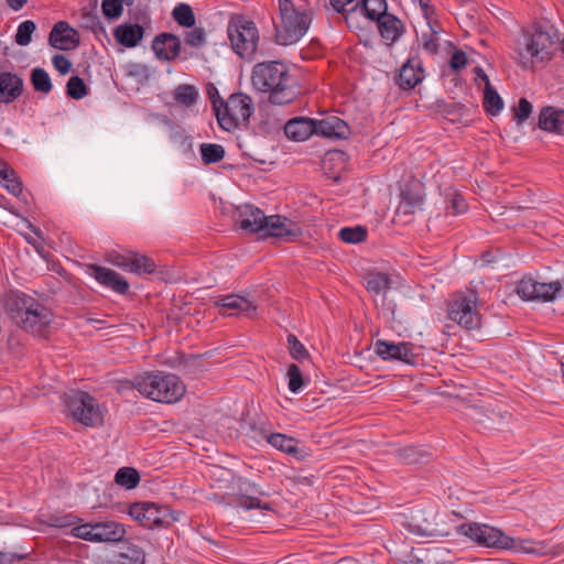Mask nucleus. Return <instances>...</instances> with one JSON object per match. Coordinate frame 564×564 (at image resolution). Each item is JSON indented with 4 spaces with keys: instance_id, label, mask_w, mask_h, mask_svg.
<instances>
[{
    "instance_id": "b1692460",
    "label": "nucleus",
    "mask_w": 564,
    "mask_h": 564,
    "mask_svg": "<svg viewBox=\"0 0 564 564\" xmlns=\"http://www.w3.org/2000/svg\"><path fill=\"white\" fill-rule=\"evenodd\" d=\"M216 305L226 313L232 311L229 315H245L249 318H254L257 315V306L249 300L229 294L217 300Z\"/></svg>"
},
{
    "instance_id": "338daca9",
    "label": "nucleus",
    "mask_w": 564,
    "mask_h": 564,
    "mask_svg": "<svg viewBox=\"0 0 564 564\" xmlns=\"http://www.w3.org/2000/svg\"><path fill=\"white\" fill-rule=\"evenodd\" d=\"M52 63L56 70H58L62 75H66L72 69V62L62 54H56L52 58Z\"/></svg>"
},
{
    "instance_id": "4468645a",
    "label": "nucleus",
    "mask_w": 564,
    "mask_h": 564,
    "mask_svg": "<svg viewBox=\"0 0 564 564\" xmlns=\"http://www.w3.org/2000/svg\"><path fill=\"white\" fill-rule=\"evenodd\" d=\"M376 354L383 360L401 361L408 365H416L419 354L414 351L412 343H393L387 340H377L375 344Z\"/></svg>"
},
{
    "instance_id": "0eeeda50",
    "label": "nucleus",
    "mask_w": 564,
    "mask_h": 564,
    "mask_svg": "<svg viewBox=\"0 0 564 564\" xmlns=\"http://www.w3.org/2000/svg\"><path fill=\"white\" fill-rule=\"evenodd\" d=\"M231 47L240 57L251 58L257 51L259 32L254 22L243 15H234L227 28Z\"/></svg>"
},
{
    "instance_id": "2f4dec72",
    "label": "nucleus",
    "mask_w": 564,
    "mask_h": 564,
    "mask_svg": "<svg viewBox=\"0 0 564 564\" xmlns=\"http://www.w3.org/2000/svg\"><path fill=\"white\" fill-rule=\"evenodd\" d=\"M482 106L485 111L490 116H497L503 109V100L491 84L485 87Z\"/></svg>"
},
{
    "instance_id": "473e14b6",
    "label": "nucleus",
    "mask_w": 564,
    "mask_h": 564,
    "mask_svg": "<svg viewBox=\"0 0 564 564\" xmlns=\"http://www.w3.org/2000/svg\"><path fill=\"white\" fill-rule=\"evenodd\" d=\"M30 80L36 93L47 95L53 89L51 77L42 67H35L31 70Z\"/></svg>"
},
{
    "instance_id": "09e8293b",
    "label": "nucleus",
    "mask_w": 564,
    "mask_h": 564,
    "mask_svg": "<svg viewBox=\"0 0 564 564\" xmlns=\"http://www.w3.org/2000/svg\"><path fill=\"white\" fill-rule=\"evenodd\" d=\"M536 281L531 278H523L516 288V293L523 301H536Z\"/></svg>"
},
{
    "instance_id": "7ed1b4c3",
    "label": "nucleus",
    "mask_w": 564,
    "mask_h": 564,
    "mask_svg": "<svg viewBox=\"0 0 564 564\" xmlns=\"http://www.w3.org/2000/svg\"><path fill=\"white\" fill-rule=\"evenodd\" d=\"M395 523L417 536L442 538L448 535L446 523L440 519L433 505H416L395 514Z\"/></svg>"
},
{
    "instance_id": "c9c22d12",
    "label": "nucleus",
    "mask_w": 564,
    "mask_h": 564,
    "mask_svg": "<svg viewBox=\"0 0 564 564\" xmlns=\"http://www.w3.org/2000/svg\"><path fill=\"white\" fill-rule=\"evenodd\" d=\"M563 282L553 281L550 283H541L536 281V301L549 302L553 301L557 295L561 294L563 289Z\"/></svg>"
},
{
    "instance_id": "a19ab883",
    "label": "nucleus",
    "mask_w": 564,
    "mask_h": 564,
    "mask_svg": "<svg viewBox=\"0 0 564 564\" xmlns=\"http://www.w3.org/2000/svg\"><path fill=\"white\" fill-rule=\"evenodd\" d=\"M134 0H102L101 11L106 19L116 20L122 15L123 4L132 6Z\"/></svg>"
},
{
    "instance_id": "1a4fd4ad",
    "label": "nucleus",
    "mask_w": 564,
    "mask_h": 564,
    "mask_svg": "<svg viewBox=\"0 0 564 564\" xmlns=\"http://www.w3.org/2000/svg\"><path fill=\"white\" fill-rule=\"evenodd\" d=\"M66 406L76 422L86 426H96L102 423V413L93 395L80 390H70L65 394Z\"/></svg>"
},
{
    "instance_id": "c03bdc74",
    "label": "nucleus",
    "mask_w": 564,
    "mask_h": 564,
    "mask_svg": "<svg viewBox=\"0 0 564 564\" xmlns=\"http://www.w3.org/2000/svg\"><path fill=\"white\" fill-rule=\"evenodd\" d=\"M445 198L447 214L457 216L467 212L468 204L460 193L456 191L448 192L446 193Z\"/></svg>"
},
{
    "instance_id": "5701e85b",
    "label": "nucleus",
    "mask_w": 564,
    "mask_h": 564,
    "mask_svg": "<svg viewBox=\"0 0 564 564\" xmlns=\"http://www.w3.org/2000/svg\"><path fill=\"white\" fill-rule=\"evenodd\" d=\"M351 134L348 123L337 116H327L323 119H316V135L328 139L346 140Z\"/></svg>"
},
{
    "instance_id": "603ef678",
    "label": "nucleus",
    "mask_w": 564,
    "mask_h": 564,
    "mask_svg": "<svg viewBox=\"0 0 564 564\" xmlns=\"http://www.w3.org/2000/svg\"><path fill=\"white\" fill-rule=\"evenodd\" d=\"M184 43L194 48H202L206 44V34L203 28H194L184 33Z\"/></svg>"
},
{
    "instance_id": "de8ad7c7",
    "label": "nucleus",
    "mask_w": 564,
    "mask_h": 564,
    "mask_svg": "<svg viewBox=\"0 0 564 564\" xmlns=\"http://www.w3.org/2000/svg\"><path fill=\"white\" fill-rule=\"evenodd\" d=\"M36 25L31 20H25L18 26L15 34V43L20 46H26L32 41V34L35 31Z\"/></svg>"
},
{
    "instance_id": "49530a36",
    "label": "nucleus",
    "mask_w": 564,
    "mask_h": 564,
    "mask_svg": "<svg viewBox=\"0 0 564 564\" xmlns=\"http://www.w3.org/2000/svg\"><path fill=\"white\" fill-rule=\"evenodd\" d=\"M88 88L84 79L77 75L72 76L66 84V95L69 98L79 100L87 96Z\"/></svg>"
},
{
    "instance_id": "c756f323",
    "label": "nucleus",
    "mask_w": 564,
    "mask_h": 564,
    "mask_svg": "<svg viewBox=\"0 0 564 564\" xmlns=\"http://www.w3.org/2000/svg\"><path fill=\"white\" fill-rule=\"evenodd\" d=\"M0 178L4 181L6 188L10 194L18 197L22 194L23 184L17 172L4 161L0 160Z\"/></svg>"
},
{
    "instance_id": "58836bf2",
    "label": "nucleus",
    "mask_w": 564,
    "mask_h": 564,
    "mask_svg": "<svg viewBox=\"0 0 564 564\" xmlns=\"http://www.w3.org/2000/svg\"><path fill=\"white\" fill-rule=\"evenodd\" d=\"M387 2L386 0H362L361 1V10L365 17L371 21H378L387 12Z\"/></svg>"
},
{
    "instance_id": "7c9ffc66",
    "label": "nucleus",
    "mask_w": 564,
    "mask_h": 564,
    "mask_svg": "<svg viewBox=\"0 0 564 564\" xmlns=\"http://www.w3.org/2000/svg\"><path fill=\"white\" fill-rule=\"evenodd\" d=\"M391 288V280L388 273L375 272L366 278V290L372 294L387 292Z\"/></svg>"
},
{
    "instance_id": "a18cd8bd",
    "label": "nucleus",
    "mask_w": 564,
    "mask_h": 564,
    "mask_svg": "<svg viewBox=\"0 0 564 564\" xmlns=\"http://www.w3.org/2000/svg\"><path fill=\"white\" fill-rule=\"evenodd\" d=\"M368 230L364 226L344 227L339 230L338 237L347 243H358L367 239Z\"/></svg>"
},
{
    "instance_id": "a878e982",
    "label": "nucleus",
    "mask_w": 564,
    "mask_h": 564,
    "mask_svg": "<svg viewBox=\"0 0 564 564\" xmlns=\"http://www.w3.org/2000/svg\"><path fill=\"white\" fill-rule=\"evenodd\" d=\"M285 135L293 141H305L316 134V119L296 117L290 119L284 126Z\"/></svg>"
},
{
    "instance_id": "a211bd4d",
    "label": "nucleus",
    "mask_w": 564,
    "mask_h": 564,
    "mask_svg": "<svg viewBox=\"0 0 564 564\" xmlns=\"http://www.w3.org/2000/svg\"><path fill=\"white\" fill-rule=\"evenodd\" d=\"M264 213L250 204L237 208L236 226L247 234H261L263 230Z\"/></svg>"
},
{
    "instance_id": "6e6d98bb",
    "label": "nucleus",
    "mask_w": 564,
    "mask_h": 564,
    "mask_svg": "<svg viewBox=\"0 0 564 564\" xmlns=\"http://www.w3.org/2000/svg\"><path fill=\"white\" fill-rule=\"evenodd\" d=\"M289 389L293 393H297L304 387L302 372L295 364H291L288 369Z\"/></svg>"
},
{
    "instance_id": "9d476101",
    "label": "nucleus",
    "mask_w": 564,
    "mask_h": 564,
    "mask_svg": "<svg viewBox=\"0 0 564 564\" xmlns=\"http://www.w3.org/2000/svg\"><path fill=\"white\" fill-rule=\"evenodd\" d=\"M223 106L220 113H217V121L226 131H232L249 122L253 112L251 97L242 93L232 94Z\"/></svg>"
},
{
    "instance_id": "6ab92c4d",
    "label": "nucleus",
    "mask_w": 564,
    "mask_h": 564,
    "mask_svg": "<svg viewBox=\"0 0 564 564\" xmlns=\"http://www.w3.org/2000/svg\"><path fill=\"white\" fill-rule=\"evenodd\" d=\"M48 42L57 50H74L80 44V36L66 21H58L50 32Z\"/></svg>"
},
{
    "instance_id": "5fc2aeb1",
    "label": "nucleus",
    "mask_w": 564,
    "mask_h": 564,
    "mask_svg": "<svg viewBox=\"0 0 564 564\" xmlns=\"http://www.w3.org/2000/svg\"><path fill=\"white\" fill-rule=\"evenodd\" d=\"M79 25L80 28L93 31L94 33L104 31V26L99 17L96 12L91 11H86L82 13Z\"/></svg>"
},
{
    "instance_id": "bf43d9fd",
    "label": "nucleus",
    "mask_w": 564,
    "mask_h": 564,
    "mask_svg": "<svg viewBox=\"0 0 564 564\" xmlns=\"http://www.w3.org/2000/svg\"><path fill=\"white\" fill-rule=\"evenodd\" d=\"M84 523L83 522V519H80L79 517L73 514V513H67V514H64V516H59V517H55L53 519V525L57 527V528H70L72 529L76 525H79Z\"/></svg>"
},
{
    "instance_id": "052dcab7",
    "label": "nucleus",
    "mask_w": 564,
    "mask_h": 564,
    "mask_svg": "<svg viewBox=\"0 0 564 564\" xmlns=\"http://www.w3.org/2000/svg\"><path fill=\"white\" fill-rule=\"evenodd\" d=\"M422 45L423 48L430 54H436L438 51V40L436 37V32L431 31L430 33H423Z\"/></svg>"
},
{
    "instance_id": "6e6552de",
    "label": "nucleus",
    "mask_w": 564,
    "mask_h": 564,
    "mask_svg": "<svg viewBox=\"0 0 564 564\" xmlns=\"http://www.w3.org/2000/svg\"><path fill=\"white\" fill-rule=\"evenodd\" d=\"M70 534L94 543H118L124 540L126 525L115 520L90 521L74 527Z\"/></svg>"
},
{
    "instance_id": "37998d69",
    "label": "nucleus",
    "mask_w": 564,
    "mask_h": 564,
    "mask_svg": "<svg viewBox=\"0 0 564 564\" xmlns=\"http://www.w3.org/2000/svg\"><path fill=\"white\" fill-rule=\"evenodd\" d=\"M198 93L192 85L183 84L178 85L174 91V99L182 106L192 107L196 104Z\"/></svg>"
},
{
    "instance_id": "f704fd0d",
    "label": "nucleus",
    "mask_w": 564,
    "mask_h": 564,
    "mask_svg": "<svg viewBox=\"0 0 564 564\" xmlns=\"http://www.w3.org/2000/svg\"><path fill=\"white\" fill-rule=\"evenodd\" d=\"M115 481L126 489H133L140 482V474L133 467H121L115 475Z\"/></svg>"
},
{
    "instance_id": "f03ea898",
    "label": "nucleus",
    "mask_w": 564,
    "mask_h": 564,
    "mask_svg": "<svg viewBox=\"0 0 564 564\" xmlns=\"http://www.w3.org/2000/svg\"><path fill=\"white\" fill-rule=\"evenodd\" d=\"M6 307L11 319L32 334L42 335L52 322V313L44 304L19 291L7 296Z\"/></svg>"
},
{
    "instance_id": "39448f33",
    "label": "nucleus",
    "mask_w": 564,
    "mask_h": 564,
    "mask_svg": "<svg viewBox=\"0 0 564 564\" xmlns=\"http://www.w3.org/2000/svg\"><path fill=\"white\" fill-rule=\"evenodd\" d=\"M127 512L134 521L148 529L169 528L180 520V512L169 506L150 501L127 503L119 509Z\"/></svg>"
},
{
    "instance_id": "e433bc0d",
    "label": "nucleus",
    "mask_w": 564,
    "mask_h": 564,
    "mask_svg": "<svg viewBox=\"0 0 564 564\" xmlns=\"http://www.w3.org/2000/svg\"><path fill=\"white\" fill-rule=\"evenodd\" d=\"M172 17L178 25L186 29L193 28L196 23L193 9L187 3L177 4L172 11Z\"/></svg>"
},
{
    "instance_id": "0e129e2a",
    "label": "nucleus",
    "mask_w": 564,
    "mask_h": 564,
    "mask_svg": "<svg viewBox=\"0 0 564 564\" xmlns=\"http://www.w3.org/2000/svg\"><path fill=\"white\" fill-rule=\"evenodd\" d=\"M175 141L178 144L181 152L185 155H193V140L185 133H176Z\"/></svg>"
},
{
    "instance_id": "aec40b11",
    "label": "nucleus",
    "mask_w": 564,
    "mask_h": 564,
    "mask_svg": "<svg viewBox=\"0 0 564 564\" xmlns=\"http://www.w3.org/2000/svg\"><path fill=\"white\" fill-rule=\"evenodd\" d=\"M423 66L419 57H410L400 68L394 80L402 90H411L423 80Z\"/></svg>"
},
{
    "instance_id": "2eb2a0df",
    "label": "nucleus",
    "mask_w": 564,
    "mask_h": 564,
    "mask_svg": "<svg viewBox=\"0 0 564 564\" xmlns=\"http://www.w3.org/2000/svg\"><path fill=\"white\" fill-rule=\"evenodd\" d=\"M262 236H270L285 241H294L302 236V229L286 217L280 215L265 216Z\"/></svg>"
},
{
    "instance_id": "e2e57ef3",
    "label": "nucleus",
    "mask_w": 564,
    "mask_h": 564,
    "mask_svg": "<svg viewBox=\"0 0 564 564\" xmlns=\"http://www.w3.org/2000/svg\"><path fill=\"white\" fill-rule=\"evenodd\" d=\"M207 95L210 99L213 110H214L215 115L217 116V113H220V110L223 109V107H224L223 105H225V101L223 100L217 88L214 85H209L207 87Z\"/></svg>"
},
{
    "instance_id": "412c9836",
    "label": "nucleus",
    "mask_w": 564,
    "mask_h": 564,
    "mask_svg": "<svg viewBox=\"0 0 564 564\" xmlns=\"http://www.w3.org/2000/svg\"><path fill=\"white\" fill-rule=\"evenodd\" d=\"M554 43L553 36L547 31L542 30L541 26H538L527 43V51L532 57L541 62L549 61Z\"/></svg>"
},
{
    "instance_id": "ddd939ff",
    "label": "nucleus",
    "mask_w": 564,
    "mask_h": 564,
    "mask_svg": "<svg viewBox=\"0 0 564 564\" xmlns=\"http://www.w3.org/2000/svg\"><path fill=\"white\" fill-rule=\"evenodd\" d=\"M400 203L395 210V217L404 224L411 221V217L422 209L424 204L423 186L419 182H411L401 188Z\"/></svg>"
},
{
    "instance_id": "9b49d317",
    "label": "nucleus",
    "mask_w": 564,
    "mask_h": 564,
    "mask_svg": "<svg viewBox=\"0 0 564 564\" xmlns=\"http://www.w3.org/2000/svg\"><path fill=\"white\" fill-rule=\"evenodd\" d=\"M456 529L458 533L468 536L471 541L481 546L502 550H510L516 546L514 539L488 524H480L477 522L462 523Z\"/></svg>"
},
{
    "instance_id": "4be33fe9",
    "label": "nucleus",
    "mask_w": 564,
    "mask_h": 564,
    "mask_svg": "<svg viewBox=\"0 0 564 564\" xmlns=\"http://www.w3.org/2000/svg\"><path fill=\"white\" fill-rule=\"evenodd\" d=\"M182 43L173 33H161L152 41V50L161 61H174L181 54Z\"/></svg>"
},
{
    "instance_id": "dca6fc26",
    "label": "nucleus",
    "mask_w": 564,
    "mask_h": 564,
    "mask_svg": "<svg viewBox=\"0 0 564 564\" xmlns=\"http://www.w3.org/2000/svg\"><path fill=\"white\" fill-rule=\"evenodd\" d=\"M87 273L102 286L118 294L124 295L130 289L129 282L121 274L106 267L95 263L87 264Z\"/></svg>"
},
{
    "instance_id": "cd10ccee",
    "label": "nucleus",
    "mask_w": 564,
    "mask_h": 564,
    "mask_svg": "<svg viewBox=\"0 0 564 564\" xmlns=\"http://www.w3.org/2000/svg\"><path fill=\"white\" fill-rule=\"evenodd\" d=\"M564 110L551 106L543 107L539 115L538 127L544 131L562 134Z\"/></svg>"
},
{
    "instance_id": "864d4df0",
    "label": "nucleus",
    "mask_w": 564,
    "mask_h": 564,
    "mask_svg": "<svg viewBox=\"0 0 564 564\" xmlns=\"http://www.w3.org/2000/svg\"><path fill=\"white\" fill-rule=\"evenodd\" d=\"M236 506L239 508H242L243 510H251V509L272 510L270 503L262 502L257 497L246 496V495H241L236 500Z\"/></svg>"
},
{
    "instance_id": "20e7f679",
    "label": "nucleus",
    "mask_w": 564,
    "mask_h": 564,
    "mask_svg": "<svg viewBox=\"0 0 564 564\" xmlns=\"http://www.w3.org/2000/svg\"><path fill=\"white\" fill-rule=\"evenodd\" d=\"M133 387L141 394L156 402H176L185 393V386L180 378L164 372H150L135 378Z\"/></svg>"
},
{
    "instance_id": "4c0bfd02",
    "label": "nucleus",
    "mask_w": 564,
    "mask_h": 564,
    "mask_svg": "<svg viewBox=\"0 0 564 564\" xmlns=\"http://www.w3.org/2000/svg\"><path fill=\"white\" fill-rule=\"evenodd\" d=\"M199 150L202 161L206 165L220 162L226 154L224 147L217 143H202Z\"/></svg>"
},
{
    "instance_id": "774afa93",
    "label": "nucleus",
    "mask_w": 564,
    "mask_h": 564,
    "mask_svg": "<svg viewBox=\"0 0 564 564\" xmlns=\"http://www.w3.org/2000/svg\"><path fill=\"white\" fill-rule=\"evenodd\" d=\"M325 156L329 161H339L341 163H345L348 160L347 153L341 150H329L326 152Z\"/></svg>"
},
{
    "instance_id": "79ce46f5",
    "label": "nucleus",
    "mask_w": 564,
    "mask_h": 564,
    "mask_svg": "<svg viewBox=\"0 0 564 564\" xmlns=\"http://www.w3.org/2000/svg\"><path fill=\"white\" fill-rule=\"evenodd\" d=\"M130 272L137 274H151L155 271L156 264L153 259L138 252L132 253Z\"/></svg>"
},
{
    "instance_id": "69168bd1",
    "label": "nucleus",
    "mask_w": 564,
    "mask_h": 564,
    "mask_svg": "<svg viewBox=\"0 0 564 564\" xmlns=\"http://www.w3.org/2000/svg\"><path fill=\"white\" fill-rule=\"evenodd\" d=\"M128 74L141 80H147L150 76L149 67L141 63H132L128 66Z\"/></svg>"
},
{
    "instance_id": "4d7b16f0",
    "label": "nucleus",
    "mask_w": 564,
    "mask_h": 564,
    "mask_svg": "<svg viewBox=\"0 0 564 564\" xmlns=\"http://www.w3.org/2000/svg\"><path fill=\"white\" fill-rule=\"evenodd\" d=\"M513 112L517 124H522L532 113V105L527 98L522 97L513 108Z\"/></svg>"
},
{
    "instance_id": "8fccbe9b",
    "label": "nucleus",
    "mask_w": 564,
    "mask_h": 564,
    "mask_svg": "<svg viewBox=\"0 0 564 564\" xmlns=\"http://www.w3.org/2000/svg\"><path fill=\"white\" fill-rule=\"evenodd\" d=\"M286 341L289 345V351L293 359L297 361H303L310 357V354L305 346L297 339L294 334H289L286 337Z\"/></svg>"
},
{
    "instance_id": "13d9d810",
    "label": "nucleus",
    "mask_w": 564,
    "mask_h": 564,
    "mask_svg": "<svg viewBox=\"0 0 564 564\" xmlns=\"http://www.w3.org/2000/svg\"><path fill=\"white\" fill-rule=\"evenodd\" d=\"M286 454L299 462H303L312 456V451L307 446L302 445L299 440H294V444L289 446Z\"/></svg>"
},
{
    "instance_id": "ea45409f",
    "label": "nucleus",
    "mask_w": 564,
    "mask_h": 564,
    "mask_svg": "<svg viewBox=\"0 0 564 564\" xmlns=\"http://www.w3.org/2000/svg\"><path fill=\"white\" fill-rule=\"evenodd\" d=\"M259 434L263 438H265L271 446L275 447L276 449L285 454L288 453L289 446L294 444L295 440L291 436L281 433H268V431L263 427L259 429Z\"/></svg>"
},
{
    "instance_id": "423d86ee",
    "label": "nucleus",
    "mask_w": 564,
    "mask_h": 564,
    "mask_svg": "<svg viewBox=\"0 0 564 564\" xmlns=\"http://www.w3.org/2000/svg\"><path fill=\"white\" fill-rule=\"evenodd\" d=\"M281 22L275 24V42L279 45H291L300 41L307 32L311 15L297 12L290 0H279Z\"/></svg>"
},
{
    "instance_id": "680f3d73",
    "label": "nucleus",
    "mask_w": 564,
    "mask_h": 564,
    "mask_svg": "<svg viewBox=\"0 0 564 564\" xmlns=\"http://www.w3.org/2000/svg\"><path fill=\"white\" fill-rule=\"evenodd\" d=\"M467 65V55L462 50H455L449 59V66L454 72H459Z\"/></svg>"
},
{
    "instance_id": "c85d7f7f",
    "label": "nucleus",
    "mask_w": 564,
    "mask_h": 564,
    "mask_svg": "<svg viewBox=\"0 0 564 564\" xmlns=\"http://www.w3.org/2000/svg\"><path fill=\"white\" fill-rule=\"evenodd\" d=\"M144 29L140 24L124 23L118 25L113 31L116 41L128 48L135 47L143 39Z\"/></svg>"
},
{
    "instance_id": "f257e3e1",
    "label": "nucleus",
    "mask_w": 564,
    "mask_h": 564,
    "mask_svg": "<svg viewBox=\"0 0 564 564\" xmlns=\"http://www.w3.org/2000/svg\"><path fill=\"white\" fill-rule=\"evenodd\" d=\"M291 80L288 66L282 62L258 63L252 69V86L261 93H269L272 105H289L300 95V89Z\"/></svg>"
},
{
    "instance_id": "72a5a7b5",
    "label": "nucleus",
    "mask_w": 564,
    "mask_h": 564,
    "mask_svg": "<svg viewBox=\"0 0 564 564\" xmlns=\"http://www.w3.org/2000/svg\"><path fill=\"white\" fill-rule=\"evenodd\" d=\"M397 457L404 464H416L427 462L430 454L421 447L405 446L397 452Z\"/></svg>"
},
{
    "instance_id": "3c124183",
    "label": "nucleus",
    "mask_w": 564,
    "mask_h": 564,
    "mask_svg": "<svg viewBox=\"0 0 564 564\" xmlns=\"http://www.w3.org/2000/svg\"><path fill=\"white\" fill-rule=\"evenodd\" d=\"M133 251H127L124 253L118 251H111L107 254V261L115 267H118L127 272H130L132 263Z\"/></svg>"
},
{
    "instance_id": "f8f14e48",
    "label": "nucleus",
    "mask_w": 564,
    "mask_h": 564,
    "mask_svg": "<svg viewBox=\"0 0 564 564\" xmlns=\"http://www.w3.org/2000/svg\"><path fill=\"white\" fill-rule=\"evenodd\" d=\"M477 294L469 291L468 294L458 293L448 304V317L467 330L480 327L481 317L476 310Z\"/></svg>"
},
{
    "instance_id": "f3484780",
    "label": "nucleus",
    "mask_w": 564,
    "mask_h": 564,
    "mask_svg": "<svg viewBox=\"0 0 564 564\" xmlns=\"http://www.w3.org/2000/svg\"><path fill=\"white\" fill-rule=\"evenodd\" d=\"M97 564H145L144 550L135 544H129L122 551H110L99 554Z\"/></svg>"
},
{
    "instance_id": "393cba45",
    "label": "nucleus",
    "mask_w": 564,
    "mask_h": 564,
    "mask_svg": "<svg viewBox=\"0 0 564 564\" xmlns=\"http://www.w3.org/2000/svg\"><path fill=\"white\" fill-rule=\"evenodd\" d=\"M23 79L11 72H0V102L11 104L23 93Z\"/></svg>"
},
{
    "instance_id": "bb28decb",
    "label": "nucleus",
    "mask_w": 564,
    "mask_h": 564,
    "mask_svg": "<svg viewBox=\"0 0 564 564\" xmlns=\"http://www.w3.org/2000/svg\"><path fill=\"white\" fill-rule=\"evenodd\" d=\"M377 22L379 33L387 45L394 44L404 32L402 21L394 14H384Z\"/></svg>"
}]
</instances>
